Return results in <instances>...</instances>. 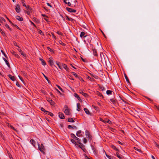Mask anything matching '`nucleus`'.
<instances>
[{
    "instance_id": "f257e3e1",
    "label": "nucleus",
    "mask_w": 159,
    "mask_h": 159,
    "mask_svg": "<svg viewBox=\"0 0 159 159\" xmlns=\"http://www.w3.org/2000/svg\"><path fill=\"white\" fill-rule=\"evenodd\" d=\"M100 57L101 59V61L103 63L106 62L105 59L104 57V55L102 52H101L100 53Z\"/></svg>"
},
{
    "instance_id": "f03ea898",
    "label": "nucleus",
    "mask_w": 159,
    "mask_h": 159,
    "mask_svg": "<svg viewBox=\"0 0 159 159\" xmlns=\"http://www.w3.org/2000/svg\"><path fill=\"white\" fill-rule=\"evenodd\" d=\"M64 108L65 109L64 112L65 113V114L66 115H70V112L68 108V107L66 105H65Z\"/></svg>"
},
{
    "instance_id": "7ed1b4c3",
    "label": "nucleus",
    "mask_w": 159,
    "mask_h": 159,
    "mask_svg": "<svg viewBox=\"0 0 159 159\" xmlns=\"http://www.w3.org/2000/svg\"><path fill=\"white\" fill-rule=\"evenodd\" d=\"M85 135L86 136V137L89 140H91L92 139L91 135L90 134V133L87 130L85 131Z\"/></svg>"
},
{
    "instance_id": "20e7f679",
    "label": "nucleus",
    "mask_w": 159,
    "mask_h": 159,
    "mask_svg": "<svg viewBox=\"0 0 159 159\" xmlns=\"http://www.w3.org/2000/svg\"><path fill=\"white\" fill-rule=\"evenodd\" d=\"M85 33L84 32H81V34H80V37L82 38L83 37L84 38H86V37H88L89 38V39H90L91 38L88 35H85Z\"/></svg>"
},
{
    "instance_id": "39448f33",
    "label": "nucleus",
    "mask_w": 159,
    "mask_h": 159,
    "mask_svg": "<svg viewBox=\"0 0 159 159\" xmlns=\"http://www.w3.org/2000/svg\"><path fill=\"white\" fill-rule=\"evenodd\" d=\"M15 10L17 12L19 13L20 12V5L19 4L16 5L15 8Z\"/></svg>"
},
{
    "instance_id": "423d86ee",
    "label": "nucleus",
    "mask_w": 159,
    "mask_h": 159,
    "mask_svg": "<svg viewBox=\"0 0 159 159\" xmlns=\"http://www.w3.org/2000/svg\"><path fill=\"white\" fill-rule=\"evenodd\" d=\"M77 146L79 147L84 152H85V151L86 150L84 146L81 143L79 145H77Z\"/></svg>"
},
{
    "instance_id": "0eeeda50",
    "label": "nucleus",
    "mask_w": 159,
    "mask_h": 159,
    "mask_svg": "<svg viewBox=\"0 0 159 159\" xmlns=\"http://www.w3.org/2000/svg\"><path fill=\"white\" fill-rule=\"evenodd\" d=\"M66 10L70 12H75L76 11V10L73 9L69 7H66Z\"/></svg>"
},
{
    "instance_id": "6e6552de",
    "label": "nucleus",
    "mask_w": 159,
    "mask_h": 159,
    "mask_svg": "<svg viewBox=\"0 0 159 159\" xmlns=\"http://www.w3.org/2000/svg\"><path fill=\"white\" fill-rule=\"evenodd\" d=\"M38 148H39V150H40V151L42 152H43V151L44 150V146H43V144H41L40 147L39 145Z\"/></svg>"
},
{
    "instance_id": "1a4fd4ad",
    "label": "nucleus",
    "mask_w": 159,
    "mask_h": 159,
    "mask_svg": "<svg viewBox=\"0 0 159 159\" xmlns=\"http://www.w3.org/2000/svg\"><path fill=\"white\" fill-rule=\"evenodd\" d=\"M59 114V116L60 118L61 119H64L65 118V117L64 116V115L63 113H61V112H59L58 113Z\"/></svg>"
},
{
    "instance_id": "9d476101",
    "label": "nucleus",
    "mask_w": 159,
    "mask_h": 159,
    "mask_svg": "<svg viewBox=\"0 0 159 159\" xmlns=\"http://www.w3.org/2000/svg\"><path fill=\"white\" fill-rule=\"evenodd\" d=\"M116 155L117 157L120 159H123L124 158V157L122 155H120L118 152H116Z\"/></svg>"
},
{
    "instance_id": "9b49d317",
    "label": "nucleus",
    "mask_w": 159,
    "mask_h": 159,
    "mask_svg": "<svg viewBox=\"0 0 159 159\" xmlns=\"http://www.w3.org/2000/svg\"><path fill=\"white\" fill-rule=\"evenodd\" d=\"M8 76L9 77L10 79L12 81H15L16 79H15V77H14V76H12V75H11L10 74H9L8 75Z\"/></svg>"
},
{
    "instance_id": "f8f14e48",
    "label": "nucleus",
    "mask_w": 159,
    "mask_h": 159,
    "mask_svg": "<svg viewBox=\"0 0 159 159\" xmlns=\"http://www.w3.org/2000/svg\"><path fill=\"white\" fill-rule=\"evenodd\" d=\"M93 55H94V56H96V57H98V55L97 54V50L93 48Z\"/></svg>"
},
{
    "instance_id": "ddd939ff",
    "label": "nucleus",
    "mask_w": 159,
    "mask_h": 159,
    "mask_svg": "<svg viewBox=\"0 0 159 159\" xmlns=\"http://www.w3.org/2000/svg\"><path fill=\"white\" fill-rule=\"evenodd\" d=\"M39 59L41 61V64L42 65L44 66L46 65V62L43 59L41 58H39Z\"/></svg>"
},
{
    "instance_id": "4468645a",
    "label": "nucleus",
    "mask_w": 159,
    "mask_h": 159,
    "mask_svg": "<svg viewBox=\"0 0 159 159\" xmlns=\"http://www.w3.org/2000/svg\"><path fill=\"white\" fill-rule=\"evenodd\" d=\"M62 66H63V67L65 69H66V70L68 71H69V68H68L67 66V65L65 64H62Z\"/></svg>"
},
{
    "instance_id": "2eb2a0df",
    "label": "nucleus",
    "mask_w": 159,
    "mask_h": 159,
    "mask_svg": "<svg viewBox=\"0 0 159 159\" xmlns=\"http://www.w3.org/2000/svg\"><path fill=\"white\" fill-rule=\"evenodd\" d=\"M48 101L49 102L51 105L53 106L54 105L55 102L52 99H49L48 100Z\"/></svg>"
},
{
    "instance_id": "dca6fc26",
    "label": "nucleus",
    "mask_w": 159,
    "mask_h": 159,
    "mask_svg": "<svg viewBox=\"0 0 159 159\" xmlns=\"http://www.w3.org/2000/svg\"><path fill=\"white\" fill-rule=\"evenodd\" d=\"M16 18L19 21H22L23 20V19L22 18L18 16H16Z\"/></svg>"
},
{
    "instance_id": "f3484780",
    "label": "nucleus",
    "mask_w": 159,
    "mask_h": 159,
    "mask_svg": "<svg viewBox=\"0 0 159 159\" xmlns=\"http://www.w3.org/2000/svg\"><path fill=\"white\" fill-rule=\"evenodd\" d=\"M74 96L80 102H82V100L80 99L79 95L76 93H74Z\"/></svg>"
},
{
    "instance_id": "a211bd4d",
    "label": "nucleus",
    "mask_w": 159,
    "mask_h": 159,
    "mask_svg": "<svg viewBox=\"0 0 159 159\" xmlns=\"http://www.w3.org/2000/svg\"><path fill=\"white\" fill-rule=\"evenodd\" d=\"M80 93L82 94L85 97H87L88 96L87 94V93H84L82 91V90H80Z\"/></svg>"
},
{
    "instance_id": "6ab92c4d",
    "label": "nucleus",
    "mask_w": 159,
    "mask_h": 159,
    "mask_svg": "<svg viewBox=\"0 0 159 159\" xmlns=\"http://www.w3.org/2000/svg\"><path fill=\"white\" fill-rule=\"evenodd\" d=\"M3 60L5 62L6 64L7 65V66L9 67H10V65L9 63V62H8V61L6 60V59L4 58H3Z\"/></svg>"
},
{
    "instance_id": "aec40b11",
    "label": "nucleus",
    "mask_w": 159,
    "mask_h": 159,
    "mask_svg": "<svg viewBox=\"0 0 159 159\" xmlns=\"http://www.w3.org/2000/svg\"><path fill=\"white\" fill-rule=\"evenodd\" d=\"M48 62L51 66H52L53 64V61L50 58H49Z\"/></svg>"
},
{
    "instance_id": "412c9836",
    "label": "nucleus",
    "mask_w": 159,
    "mask_h": 159,
    "mask_svg": "<svg viewBox=\"0 0 159 159\" xmlns=\"http://www.w3.org/2000/svg\"><path fill=\"white\" fill-rule=\"evenodd\" d=\"M81 133L82 131L81 130H79L77 131L76 133L77 136L78 137H80L81 136V134H81Z\"/></svg>"
},
{
    "instance_id": "4be33fe9",
    "label": "nucleus",
    "mask_w": 159,
    "mask_h": 159,
    "mask_svg": "<svg viewBox=\"0 0 159 159\" xmlns=\"http://www.w3.org/2000/svg\"><path fill=\"white\" fill-rule=\"evenodd\" d=\"M70 141L73 143L75 144L76 147L77 146V145H78V144L76 143V142L74 140V139H71Z\"/></svg>"
},
{
    "instance_id": "5701e85b",
    "label": "nucleus",
    "mask_w": 159,
    "mask_h": 159,
    "mask_svg": "<svg viewBox=\"0 0 159 159\" xmlns=\"http://www.w3.org/2000/svg\"><path fill=\"white\" fill-rule=\"evenodd\" d=\"M111 148L113 149H114V150L117 151H119V150L117 149L115 146L114 145H111Z\"/></svg>"
},
{
    "instance_id": "b1692460",
    "label": "nucleus",
    "mask_w": 159,
    "mask_h": 159,
    "mask_svg": "<svg viewBox=\"0 0 159 159\" xmlns=\"http://www.w3.org/2000/svg\"><path fill=\"white\" fill-rule=\"evenodd\" d=\"M30 143L32 144L34 147H35V141L33 139H31L30 140Z\"/></svg>"
},
{
    "instance_id": "393cba45",
    "label": "nucleus",
    "mask_w": 159,
    "mask_h": 159,
    "mask_svg": "<svg viewBox=\"0 0 159 159\" xmlns=\"http://www.w3.org/2000/svg\"><path fill=\"white\" fill-rule=\"evenodd\" d=\"M84 111L85 113L88 115L90 114V112H89V110L87 108H84Z\"/></svg>"
},
{
    "instance_id": "a878e982",
    "label": "nucleus",
    "mask_w": 159,
    "mask_h": 159,
    "mask_svg": "<svg viewBox=\"0 0 159 159\" xmlns=\"http://www.w3.org/2000/svg\"><path fill=\"white\" fill-rule=\"evenodd\" d=\"M68 121L70 122H74L75 121L73 120V118H68Z\"/></svg>"
},
{
    "instance_id": "bb28decb",
    "label": "nucleus",
    "mask_w": 159,
    "mask_h": 159,
    "mask_svg": "<svg viewBox=\"0 0 159 159\" xmlns=\"http://www.w3.org/2000/svg\"><path fill=\"white\" fill-rule=\"evenodd\" d=\"M75 140H76L77 142L79 144H80L81 143V140L79 138L76 137V138L75 139Z\"/></svg>"
},
{
    "instance_id": "cd10ccee",
    "label": "nucleus",
    "mask_w": 159,
    "mask_h": 159,
    "mask_svg": "<svg viewBox=\"0 0 159 159\" xmlns=\"http://www.w3.org/2000/svg\"><path fill=\"white\" fill-rule=\"evenodd\" d=\"M77 110L78 111H80V103H78L77 104Z\"/></svg>"
},
{
    "instance_id": "c85d7f7f",
    "label": "nucleus",
    "mask_w": 159,
    "mask_h": 159,
    "mask_svg": "<svg viewBox=\"0 0 159 159\" xmlns=\"http://www.w3.org/2000/svg\"><path fill=\"white\" fill-rule=\"evenodd\" d=\"M18 51L20 52V53L22 55H23V56H24V57L26 56V54L23 53V52L21 49H18Z\"/></svg>"
},
{
    "instance_id": "c756f323",
    "label": "nucleus",
    "mask_w": 159,
    "mask_h": 159,
    "mask_svg": "<svg viewBox=\"0 0 159 159\" xmlns=\"http://www.w3.org/2000/svg\"><path fill=\"white\" fill-rule=\"evenodd\" d=\"M124 75H125V77L126 79V80L127 82L128 83H129V79L128 77L127 76V75H126V74H125Z\"/></svg>"
},
{
    "instance_id": "7c9ffc66",
    "label": "nucleus",
    "mask_w": 159,
    "mask_h": 159,
    "mask_svg": "<svg viewBox=\"0 0 159 159\" xmlns=\"http://www.w3.org/2000/svg\"><path fill=\"white\" fill-rule=\"evenodd\" d=\"M112 92V91H111L110 90H107L106 92V93L107 95H110L111 94Z\"/></svg>"
},
{
    "instance_id": "2f4dec72",
    "label": "nucleus",
    "mask_w": 159,
    "mask_h": 159,
    "mask_svg": "<svg viewBox=\"0 0 159 159\" xmlns=\"http://www.w3.org/2000/svg\"><path fill=\"white\" fill-rule=\"evenodd\" d=\"M46 114L50 116H53V114L52 113L48 111Z\"/></svg>"
},
{
    "instance_id": "473e14b6",
    "label": "nucleus",
    "mask_w": 159,
    "mask_h": 159,
    "mask_svg": "<svg viewBox=\"0 0 159 159\" xmlns=\"http://www.w3.org/2000/svg\"><path fill=\"white\" fill-rule=\"evenodd\" d=\"M71 136V137L73 138V139H75L76 138V137L73 134H70Z\"/></svg>"
},
{
    "instance_id": "72a5a7b5",
    "label": "nucleus",
    "mask_w": 159,
    "mask_h": 159,
    "mask_svg": "<svg viewBox=\"0 0 159 159\" xmlns=\"http://www.w3.org/2000/svg\"><path fill=\"white\" fill-rule=\"evenodd\" d=\"M110 101L113 104H115L116 102L115 101V98H113L110 99Z\"/></svg>"
},
{
    "instance_id": "f704fd0d",
    "label": "nucleus",
    "mask_w": 159,
    "mask_h": 159,
    "mask_svg": "<svg viewBox=\"0 0 159 159\" xmlns=\"http://www.w3.org/2000/svg\"><path fill=\"white\" fill-rule=\"evenodd\" d=\"M97 94L100 97H103V95L99 92H97Z\"/></svg>"
},
{
    "instance_id": "c9c22d12",
    "label": "nucleus",
    "mask_w": 159,
    "mask_h": 159,
    "mask_svg": "<svg viewBox=\"0 0 159 159\" xmlns=\"http://www.w3.org/2000/svg\"><path fill=\"white\" fill-rule=\"evenodd\" d=\"M92 149L94 153L96 154H97L98 153V151L94 147L92 148Z\"/></svg>"
},
{
    "instance_id": "e433bc0d",
    "label": "nucleus",
    "mask_w": 159,
    "mask_h": 159,
    "mask_svg": "<svg viewBox=\"0 0 159 159\" xmlns=\"http://www.w3.org/2000/svg\"><path fill=\"white\" fill-rule=\"evenodd\" d=\"M92 107H93V108H94V109L95 110H96V111H98V110L99 108L98 107L95 106H94L93 105H92Z\"/></svg>"
},
{
    "instance_id": "4c0bfd02",
    "label": "nucleus",
    "mask_w": 159,
    "mask_h": 159,
    "mask_svg": "<svg viewBox=\"0 0 159 159\" xmlns=\"http://www.w3.org/2000/svg\"><path fill=\"white\" fill-rule=\"evenodd\" d=\"M66 19L69 21H71L72 20V19L71 18H70L68 16H66Z\"/></svg>"
},
{
    "instance_id": "58836bf2",
    "label": "nucleus",
    "mask_w": 159,
    "mask_h": 159,
    "mask_svg": "<svg viewBox=\"0 0 159 159\" xmlns=\"http://www.w3.org/2000/svg\"><path fill=\"white\" fill-rule=\"evenodd\" d=\"M56 64H57V65L58 66L59 68L61 69H62V67H61V66L60 64L58 62H56Z\"/></svg>"
},
{
    "instance_id": "ea45409f",
    "label": "nucleus",
    "mask_w": 159,
    "mask_h": 159,
    "mask_svg": "<svg viewBox=\"0 0 159 159\" xmlns=\"http://www.w3.org/2000/svg\"><path fill=\"white\" fill-rule=\"evenodd\" d=\"M72 74L74 75L77 78L78 77V75L77 74H76L75 72H71Z\"/></svg>"
},
{
    "instance_id": "a19ab883",
    "label": "nucleus",
    "mask_w": 159,
    "mask_h": 159,
    "mask_svg": "<svg viewBox=\"0 0 159 159\" xmlns=\"http://www.w3.org/2000/svg\"><path fill=\"white\" fill-rule=\"evenodd\" d=\"M41 110L44 112L46 114V113L47 112V111L45 110L43 107H41Z\"/></svg>"
},
{
    "instance_id": "79ce46f5",
    "label": "nucleus",
    "mask_w": 159,
    "mask_h": 159,
    "mask_svg": "<svg viewBox=\"0 0 159 159\" xmlns=\"http://www.w3.org/2000/svg\"><path fill=\"white\" fill-rule=\"evenodd\" d=\"M100 88L102 90V91H105L106 90L105 88L103 86L100 87Z\"/></svg>"
},
{
    "instance_id": "37998d69",
    "label": "nucleus",
    "mask_w": 159,
    "mask_h": 159,
    "mask_svg": "<svg viewBox=\"0 0 159 159\" xmlns=\"http://www.w3.org/2000/svg\"><path fill=\"white\" fill-rule=\"evenodd\" d=\"M13 54H14V55L15 56L17 57H19V55H18V54L17 53H16V52H15L14 51L13 52Z\"/></svg>"
},
{
    "instance_id": "c03bdc74",
    "label": "nucleus",
    "mask_w": 159,
    "mask_h": 159,
    "mask_svg": "<svg viewBox=\"0 0 159 159\" xmlns=\"http://www.w3.org/2000/svg\"><path fill=\"white\" fill-rule=\"evenodd\" d=\"M145 98L146 99H148V100H149L151 102H153V100H152L151 99H150V98H149L148 97H145Z\"/></svg>"
},
{
    "instance_id": "a18cd8bd",
    "label": "nucleus",
    "mask_w": 159,
    "mask_h": 159,
    "mask_svg": "<svg viewBox=\"0 0 159 159\" xmlns=\"http://www.w3.org/2000/svg\"><path fill=\"white\" fill-rule=\"evenodd\" d=\"M77 78H78V79L80 81H84V80H83V78L80 76H78V77H77Z\"/></svg>"
},
{
    "instance_id": "49530a36",
    "label": "nucleus",
    "mask_w": 159,
    "mask_h": 159,
    "mask_svg": "<svg viewBox=\"0 0 159 159\" xmlns=\"http://www.w3.org/2000/svg\"><path fill=\"white\" fill-rule=\"evenodd\" d=\"M1 52H2V53L4 55V56L5 57H6V58H7V56L5 54V53L2 50H1Z\"/></svg>"
},
{
    "instance_id": "de8ad7c7",
    "label": "nucleus",
    "mask_w": 159,
    "mask_h": 159,
    "mask_svg": "<svg viewBox=\"0 0 159 159\" xmlns=\"http://www.w3.org/2000/svg\"><path fill=\"white\" fill-rule=\"evenodd\" d=\"M57 86L58 87V89L61 90V91L62 92H63L64 91L63 90V89H62V88L60 87V86L58 85H57Z\"/></svg>"
},
{
    "instance_id": "09e8293b",
    "label": "nucleus",
    "mask_w": 159,
    "mask_h": 159,
    "mask_svg": "<svg viewBox=\"0 0 159 159\" xmlns=\"http://www.w3.org/2000/svg\"><path fill=\"white\" fill-rule=\"evenodd\" d=\"M87 139L84 138L83 139V142L85 144L87 143Z\"/></svg>"
},
{
    "instance_id": "8fccbe9b",
    "label": "nucleus",
    "mask_w": 159,
    "mask_h": 159,
    "mask_svg": "<svg viewBox=\"0 0 159 159\" xmlns=\"http://www.w3.org/2000/svg\"><path fill=\"white\" fill-rule=\"evenodd\" d=\"M47 49L51 52H53V50L51 49L49 47H47Z\"/></svg>"
},
{
    "instance_id": "3c124183",
    "label": "nucleus",
    "mask_w": 159,
    "mask_h": 159,
    "mask_svg": "<svg viewBox=\"0 0 159 159\" xmlns=\"http://www.w3.org/2000/svg\"><path fill=\"white\" fill-rule=\"evenodd\" d=\"M19 76V78H20V80L23 82L24 83V81L23 80V78L22 77L20 76Z\"/></svg>"
},
{
    "instance_id": "603ef678",
    "label": "nucleus",
    "mask_w": 159,
    "mask_h": 159,
    "mask_svg": "<svg viewBox=\"0 0 159 159\" xmlns=\"http://www.w3.org/2000/svg\"><path fill=\"white\" fill-rule=\"evenodd\" d=\"M87 78L89 79L91 81H93L94 80V79H91V78L89 76H88Z\"/></svg>"
},
{
    "instance_id": "864d4df0",
    "label": "nucleus",
    "mask_w": 159,
    "mask_h": 159,
    "mask_svg": "<svg viewBox=\"0 0 159 159\" xmlns=\"http://www.w3.org/2000/svg\"><path fill=\"white\" fill-rule=\"evenodd\" d=\"M16 84L18 87H20V85L18 82L16 83Z\"/></svg>"
},
{
    "instance_id": "5fc2aeb1",
    "label": "nucleus",
    "mask_w": 159,
    "mask_h": 159,
    "mask_svg": "<svg viewBox=\"0 0 159 159\" xmlns=\"http://www.w3.org/2000/svg\"><path fill=\"white\" fill-rule=\"evenodd\" d=\"M24 2H25L24 1H22V5H23V6H25V7H27V6L25 5V4Z\"/></svg>"
},
{
    "instance_id": "6e6d98bb",
    "label": "nucleus",
    "mask_w": 159,
    "mask_h": 159,
    "mask_svg": "<svg viewBox=\"0 0 159 159\" xmlns=\"http://www.w3.org/2000/svg\"><path fill=\"white\" fill-rule=\"evenodd\" d=\"M134 148L135 150H136L139 152H140L141 151V150L139 149H138L136 147H134Z\"/></svg>"
},
{
    "instance_id": "4d7b16f0",
    "label": "nucleus",
    "mask_w": 159,
    "mask_h": 159,
    "mask_svg": "<svg viewBox=\"0 0 159 159\" xmlns=\"http://www.w3.org/2000/svg\"><path fill=\"white\" fill-rule=\"evenodd\" d=\"M92 76H93L94 78L96 79H98V77L97 75H94L92 74H91Z\"/></svg>"
},
{
    "instance_id": "13d9d810",
    "label": "nucleus",
    "mask_w": 159,
    "mask_h": 159,
    "mask_svg": "<svg viewBox=\"0 0 159 159\" xmlns=\"http://www.w3.org/2000/svg\"><path fill=\"white\" fill-rule=\"evenodd\" d=\"M106 122H107L109 124H110L111 123V122L109 119H107V121H106Z\"/></svg>"
},
{
    "instance_id": "bf43d9fd",
    "label": "nucleus",
    "mask_w": 159,
    "mask_h": 159,
    "mask_svg": "<svg viewBox=\"0 0 159 159\" xmlns=\"http://www.w3.org/2000/svg\"><path fill=\"white\" fill-rule=\"evenodd\" d=\"M5 26L7 28L9 29L10 30H11V29L10 28L9 26L7 24H6L5 25Z\"/></svg>"
},
{
    "instance_id": "052dcab7",
    "label": "nucleus",
    "mask_w": 159,
    "mask_h": 159,
    "mask_svg": "<svg viewBox=\"0 0 159 159\" xmlns=\"http://www.w3.org/2000/svg\"><path fill=\"white\" fill-rule=\"evenodd\" d=\"M43 75L44 77L45 78V79L46 80H47L48 81V77L45 75H44L43 74Z\"/></svg>"
},
{
    "instance_id": "680f3d73",
    "label": "nucleus",
    "mask_w": 159,
    "mask_h": 159,
    "mask_svg": "<svg viewBox=\"0 0 159 159\" xmlns=\"http://www.w3.org/2000/svg\"><path fill=\"white\" fill-rule=\"evenodd\" d=\"M81 60H82V61H84V62H87L86 60V59H83L82 57H81Z\"/></svg>"
},
{
    "instance_id": "e2e57ef3",
    "label": "nucleus",
    "mask_w": 159,
    "mask_h": 159,
    "mask_svg": "<svg viewBox=\"0 0 159 159\" xmlns=\"http://www.w3.org/2000/svg\"><path fill=\"white\" fill-rule=\"evenodd\" d=\"M0 32L3 35L4 34H5V33H4V32L2 31V30L1 29V28H0Z\"/></svg>"
},
{
    "instance_id": "0e129e2a",
    "label": "nucleus",
    "mask_w": 159,
    "mask_h": 159,
    "mask_svg": "<svg viewBox=\"0 0 159 159\" xmlns=\"http://www.w3.org/2000/svg\"><path fill=\"white\" fill-rule=\"evenodd\" d=\"M100 120L101 121L104 122V123H106V121L103 120L102 118H100Z\"/></svg>"
},
{
    "instance_id": "69168bd1",
    "label": "nucleus",
    "mask_w": 159,
    "mask_h": 159,
    "mask_svg": "<svg viewBox=\"0 0 159 159\" xmlns=\"http://www.w3.org/2000/svg\"><path fill=\"white\" fill-rule=\"evenodd\" d=\"M14 44L15 46H17V47H18L19 48V47L18 45H17V43L16 42H14Z\"/></svg>"
},
{
    "instance_id": "338daca9",
    "label": "nucleus",
    "mask_w": 159,
    "mask_h": 159,
    "mask_svg": "<svg viewBox=\"0 0 159 159\" xmlns=\"http://www.w3.org/2000/svg\"><path fill=\"white\" fill-rule=\"evenodd\" d=\"M27 9H28L30 10L31 9V8L30 7V6L29 5H27V7H26Z\"/></svg>"
},
{
    "instance_id": "774afa93",
    "label": "nucleus",
    "mask_w": 159,
    "mask_h": 159,
    "mask_svg": "<svg viewBox=\"0 0 159 159\" xmlns=\"http://www.w3.org/2000/svg\"><path fill=\"white\" fill-rule=\"evenodd\" d=\"M155 146L156 147H157L159 149V145L156 142L155 143Z\"/></svg>"
}]
</instances>
